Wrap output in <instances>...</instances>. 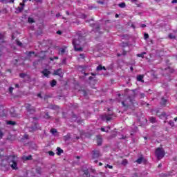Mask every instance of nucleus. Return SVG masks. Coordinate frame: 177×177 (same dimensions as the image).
Here are the masks:
<instances>
[{"label": "nucleus", "instance_id": "nucleus-52", "mask_svg": "<svg viewBox=\"0 0 177 177\" xmlns=\"http://www.w3.org/2000/svg\"><path fill=\"white\" fill-rule=\"evenodd\" d=\"M57 34H58L59 35H62V31L60 30L57 31Z\"/></svg>", "mask_w": 177, "mask_h": 177}, {"label": "nucleus", "instance_id": "nucleus-32", "mask_svg": "<svg viewBox=\"0 0 177 177\" xmlns=\"http://www.w3.org/2000/svg\"><path fill=\"white\" fill-rule=\"evenodd\" d=\"M19 77H20V78H26V77H27V74H26V73H20L19 74Z\"/></svg>", "mask_w": 177, "mask_h": 177}, {"label": "nucleus", "instance_id": "nucleus-19", "mask_svg": "<svg viewBox=\"0 0 177 177\" xmlns=\"http://www.w3.org/2000/svg\"><path fill=\"white\" fill-rule=\"evenodd\" d=\"M102 143H103V140L102 139V138H97V146H102Z\"/></svg>", "mask_w": 177, "mask_h": 177}, {"label": "nucleus", "instance_id": "nucleus-61", "mask_svg": "<svg viewBox=\"0 0 177 177\" xmlns=\"http://www.w3.org/2000/svg\"><path fill=\"white\" fill-rule=\"evenodd\" d=\"M141 27H142V28H145V27H146V24H142Z\"/></svg>", "mask_w": 177, "mask_h": 177}, {"label": "nucleus", "instance_id": "nucleus-15", "mask_svg": "<svg viewBox=\"0 0 177 177\" xmlns=\"http://www.w3.org/2000/svg\"><path fill=\"white\" fill-rule=\"evenodd\" d=\"M102 70H104V71H106V67L103 66L102 65H98V66H97L96 68V71H102Z\"/></svg>", "mask_w": 177, "mask_h": 177}, {"label": "nucleus", "instance_id": "nucleus-11", "mask_svg": "<svg viewBox=\"0 0 177 177\" xmlns=\"http://www.w3.org/2000/svg\"><path fill=\"white\" fill-rule=\"evenodd\" d=\"M101 119L102 121H111L112 118L108 115H102Z\"/></svg>", "mask_w": 177, "mask_h": 177}, {"label": "nucleus", "instance_id": "nucleus-53", "mask_svg": "<svg viewBox=\"0 0 177 177\" xmlns=\"http://www.w3.org/2000/svg\"><path fill=\"white\" fill-rule=\"evenodd\" d=\"M48 97H49L48 95H45L44 97V100H46V99H48Z\"/></svg>", "mask_w": 177, "mask_h": 177}, {"label": "nucleus", "instance_id": "nucleus-48", "mask_svg": "<svg viewBox=\"0 0 177 177\" xmlns=\"http://www.w3.org/2000/svg\"><path fill=\"white\" fill-rule=\"evenodd\" d=\"M97 3H100V5H104V2L103 1H97Z\"/></svg>", "mask_w": 177, "mask_h": 177}, {"label": "nucleus", "instance_id": "nucleus-10", "mask_svg": "<svg viewBox=\"0 0 177 177\" xmlns=\"http://www.w3.org/2000/svg\"><path fill=\"white\" fill-rule=\"evenodd\" d=\"M168 103V100L165 99V97H162L160 101V106L162 107H165L167 104Z\"/></svg>", "mask_w": 177, "mask_h": 177}, {"label": "nucleus", "instance_id": "nucleus-50", "mask_svg": "<svg viewBox=\"0 0 177 177\" xmlns=\"http://www.w3.org/2000/svg\"><path fill=\"white\" fill-rule=\"evenodd\" d=\"M3 136V133H2V131H0V139H2Z\"/></svg>", "mask_w": 177, "mask_h": 177}, {"label": "nucleus", "instance_id": "nucleus-12", "mask_svg": "<svg viewBox=\"0 0 177 177\" xmlns=\"http://www.w3.org/2000/svg\"><path fill=\"white\" fill-rule=\"evenodd\" d=\"M122 104L123 107H124L125 110H128V109H131V105L127 102V100L122 102Z\"/></svg>", "mask_w": 177, "mask_h": 177}, {"label": "nucleus", "instance_id": "nucleus-31", "mask_svg": "<svg viewBox=\"0 0 177 177\" xmlns=\"http://www.w3.org/2000/svg\"><path fill=\"white\" fill-rule=\"evenodd\" d=\"M145 55H146V52H143L141 54H138L137 56H138V57H142L143 58Z\"/></svg>", "mask_w": 177, "mask_h": 177}, {"label": "nucleus", "instance_id": "nucleus-8", "mask_svg": "<svg viewBox=\"0 0 177 177\" xmlns=\"http://www.w3.org/2000/svg\"><path fill=\"white\" fill-rule=\"evenodd\" d=\"M41 73L43 74V75L46 78H49V75H50V71L44 68L43 71H41Z\"/></svg>", "mask_w": 177, "mask_h": 177}, {"label": "nucleus", "instance_id": "nucleus-5", "mask_svg": "<svg viewBox=\"0 0 177 177\" xmlns=\"http://www.w3.org/2000/svg\"><path fill=\"white\" fill-rule=\"evenodd\" d=\"M92 158L93 160H97L100 157H102V153H100V150L99 149H94L91 152Z\"/></svg>", "mask_w": 177, "mask_h": 177}, {"label": "nucleus", "instance_id": "nucleus-47", "mask_svg": "<svg viewBox=\"0 0 177 177\" xmlns=\"http://www.w3.org/2000/svg\"><path fill=\"white\" fill-rule=\"evenodd\" d=\"M37 97H40V99H43L42 95L41 93H38Z\"/></svg>", "mask_w": 177, "mask_h": 177}, {"label": "nucleus", "instance_id": "nucleus-39", "mask_svg": "<svg viewBox=\"0 0 177 177\" xmlns=\"http://www.w3.org/2000/svg\"><path fill=\"white\" fill-rule=\"evenodd\" d=\"M46 120L50 119V116L49 115V112L46 113Z\"/></svg>", "mask_w": 177, "mask_h": 177}, {"label": "nucleus", "instance_id": "nucleus-38", "mask_svg": "<svg viewBox=\"0 0 177 177\" xmlns=\"http://www.w3.org/2000/svg\"><path fill=\"white\" fill-rule=\"evenodd\" d=\"M13 89H15L13 87H10L8 91H9V93L12 95L13 93Z\"/></svg>", "mask_w": 177, "mask_h": 177}, {"label": "nucleus", "instance_id": "nucleus-54", "mask_svg": "<svg viewBox=\"0 0 177 177\" xmlns=\"http://www.w3.org/2000/svg\"><path fill=\"white\" fill-rule=\"evenodd\" d=\"M101 131L102 132H106V129H104V128L103 127L101 128Z\"/></svg>", "mask_w": 177, "mask_h": 177}, {"label": "nucleus", "instance_id": "nucleus-60", "mask_svg": "<svg viewBox=\"0 0 177 177\" xmlns=\"http://www.w3.org/2000/svg\"><path fill=\"white\" fill-rule=\"evenodd\" d=\"M88 80H89V81H91V80H93V77L90 76V77H88Z\"/></svg>", "mask_w": 177, "mask_h": 177}, {"label": "nucleus", "instance_id": "nucleus-3", "mask_svg": "<svg viewBox=\"0 0 177 177\" xmlns=\"http://www.w3.org/2000/svg\"><path fill=\"white\" fill-rule=\"evenodd\" d=\"M72 44L73 45L75 52H82V47L80 46L81 44V41H80V39H73L72 41Z\"/></svg>", "mask_w": 177, "mask_h": 177}, {"label": "nucleus", "instance_id": "nucleus-9", "mask_svg": "<svg viewBox=\"0 0 177 177\" xmlns=\"http://www.w3.org/2000/svg\"><path fill=\"white\" fill-rule=\"evenodd\" d=\"M38 127H39V124H38L37 123H35V126H32L29 128V132H35V131L38 129Z\"/></svg>", "mask_w": 177, "mask_h": 177}, {"label": "nucleus", "instance_id": "nucleus-14", "mask_svg": "<svg viewBox=\"0 0 177 177\" xmlns=\"http://www.w3.org/2000/svg\"><path fill=\"white\" fill-rule=\"evenodd\" d=\"M145 76L143 75H138L137 76V81H139L140 82H145V80H143V78Z\"/></svg>", "mask_w": 177, "mask_h": 177}, {"label": "nucleus", "instance_id": "nucleus-59", "mask_svg": "<svg viewBox=\"0 0 177 177\" xmlns=\"http://www.w3.org/2000/svg\"><path fill=\"white\" fill-rule=\"evenodd\" d=\"M66 15H67V16H70V12L68 11H66Z\"/></svg>", "mask_w": 177, "mask_h": 177}, {"label": "nucleus", "instance_id": "nucleus-49", "mask_svg": "<svg viewBox=\"0 0 177 177\" xmlns=\"http://www.w3.org/2000/svg\"><path fill=\"white\" fill-rule=\"evenodd\" d=\"M24 139H28V134H25L24 136Z\"/></svg>", "mask_w": 177, "mask_h": 177}, {"label": "nucleus", "instance_id": "nucleus-22", "mask_svg": "<svg viewBox=\"0 0 177 177\" xmlns=\"http://www.w3.org/2000/svg\"><path fill=\"white\" fill-rule=\"evenodd\" d=\"M168 38H169V39H176V36L172 33H169L168 35Z\"/></svg>", "mask_w": 177, "mask_h": 177}, {"label": "nucleus", "instance_id": "nucleus-33", "mask_svg": "<svg viewBox=\"0 0 177 177\" xmlns=\"http://www.w3.org/2000/svg\"><path fill=\"white\" fill-rule=\"evenodd\" d=\"M32 156L29 155L28 156H26V157L25 158V160H26V161H28V160H32Z\"/></svg>", "mask_w": 177, "mask_h": 177}, {"label": "nucleus", "instance_id": "nucleus-18", "mask_svg": "<svg viewBox=\"0 0 177 177\" xmlns=\"http://www.w3.org/2000/svg\"><path fill=\"white\" fill-rule=\"evenodd\" d=\"M62 153H64L63 149H62L60 147H57V155L62 156Z\"/></svg>", "mask_w": 177, "mask_h": 177}, {"label": "nucleus", "instance_id": "nucleus-56", "mask_svg": "<svg viewBox=\"0 0 177 177\" xmlns=\"http://www.w3.org/2000/svg\"><path fill=\"white\" fill-rule=\"evenodd\" d=\"M161 115H162V117H165V115H166L165 112L162 113Z\"/></svg>", "mask_w": 177, "mask_h": 177}, {"label": "nucleus", "instance_id": "nucleus-34", "mask_svg": "<svg viewBox=\"0 0 177 177\" xmlns=\"http://www.w3.org/2000/svg\"><path fill=\"white\" fill-rule=\"evenodd\" d=\"M50 132L53 133V135H55V133H57V130H56V129H51Z\"/></svg>", "mask_w": 177, "mask_h": 177}, {"label": "nucleus", "instance_id": "nucleus-46", "mask_svg": "<svg viewBox=\"0 0 177 177\" xmlns=\"http://www.w3.org/2000/svg\"><path fill=\"white\" fill-rule=\"evenodd\" d=\"M145 96H146V95H145V93H140V98L143 99L145 97Z\"/></svg>", "mask_w": 177, "mask_h": 177}, {"label": "nucleus", "instance_id": "nucleus-58", "mask_svg": "<svg viewBox=\"0 0 177 177\" xmlns=\"http://www.w3.org/2000/svg\"><path fill=\"white\" fill-rule=\"evenodd\" d=\"M171 3H177V0H173V1H171Z\"/></svg>", "mask_w": 177, "mask_h": 177}, {"label": "nucleus", "instance_id": "nucleus-27", "mask_svg": "<svg viewBox=\"0 0 177 177\" xmlns=\"http://www.w3.org/2000/svg\"><path fill=\"white\" fill-rule=\"evenodd\" d=\"M142 161H143V157H140L136 162H137V164H142Z\"/></svg>", "mask_w": 177, "mask_h": 177}, {"label": "nucleus", "instance_id": "nucleus-62", "mask_svg": "<svg viewBox=\"0 0 177 177\" xmlns=\"http://www.w3.org/2000/svg\"><path fill=\"white\" fill-rule=\"evenodd\" d=\"M15 88H20V86L17 84H15Z\"/></svg>", "mask_w": 177, "mask_h": 177}, {"label": "nucleus", "instance_id": "nucleus-30", "mask_svg": "<svg viewBox=\"0 0 177 177\" xmlns=\"http://www.w3.org/2000/svg\"><path fill=\"white\" fill-rule=\"evenodd\" d=\"M168 124L170 125V127H175V122H174L172 120L169 121Z\"/></svg>", "mask_w": 177, "mask_h": 177}, {"label": "nucleus", "instance_id": "nucleus-40", "mask_svg": "<svg viewBox=\"0 0 177 177\" xmlns=\"http://www.w3.org/2000/svg\"><path fill=\"white\" fill-rule=\"evenodd\" d=\"M144 39H149V34L147 33L144 34Z\"/></svg>", "mask_w": 177, "mask_h": 177}, {"label": "nucleus", "instance_id": "nucleus-64", "mask_svg": "<svg viewBox=\"0 0 177 177\" xmlns=\"http://www.w3.org/2000/svg\"><path fill=\"white\" fill-rule=\"evenodd\" d=\"M91 75H93V77H95V75H96V73H91Z\"/></svg>", "mask_w": 177, "mask_h": 177}, {"label": "nucleus", "instance_id": "nucleus-20", "mask_svg": "<svg viewBox=\"0 0 177 177\" xmlns=\"http://www.w3.org/2000/svg\"><path fill=\"white\" fill-rule=\"evenodd\" d=\"M50 84L51 88H55V86H56V84H57V82L56 81V80H53Z\"/></svg>", "mask_w": 177, "mask_h": 177}, {"label": "nucleus", "instance_id": "nucleus-7", "mask_svg": "<svg viewBox=\"0 0 177 177\" xmlns=\"http://www.w3.org/2000/svg\"><path fill=\"white\" fill-rule=\"evenodd\" d=\"M11 117L14 118H21V115L19 113H17L15 109H12L10 113Z\"/></svg>", "mask_w": 177, "mask_h": 177}, {"label": "nucleus", "instance_id": "nucleus-41", "mask_svg": "<svg viewBox=\"0 0 177 177\" xmlns=\"http://www.w3.org/2000/svg\"><path fill=\"white\" fill-rule=\"evenodd\" d=\"M17 45H18V46H22L23 44L20 41L17 40Z\"/></svg>", "mask_w": 177, "mask_h": 177}, {"label": "nucleus", "instance_id": "nucleus-13", "mask_svg": "<svg viewBox=\"0 0 177 177\" xmlns=\"http://www.w3.org/2000/svg\"><path fill=\"white\" fill-rule=\"evenodd\" d=\"M12 164L11 165V168H12L13 169H18L17 168V162H15V160H12Z\"/></svg>", "mask_w": 177, "mask_h": 177}, {"label": "nucleus", "instance_id": "nucleus-43", "mask_svg": "<svg viewBox=\"0 0 177 177\" xmlns=\"http://www.w3.org/2000/svg\"><path fill=\"white\" fill-rule=\"evenodd\" d=\"M23 9H24V6L18 7V10L19 12H23Z\"/></svg>", "mask_w": 177, "mask_h": 177}, {"label": "nucleus", "instance_id": "nucleus-29", "mask_svg": "<svg viewBox=\"0 0 177 177\" xmlns=\"http://www.w3.org/2000/svg\"><path fill=\"white\" fill-rule=\"evenodd\" d=\"M122 165H127V164H128V160L127 159H124L122 162H121Z\"/></svg>", "mask_w": 177, "mask_h": 177}, {"label": "nucleus", "instance_id": "nucleus-2", "mask_svg": "<svg viewBox=\"0 0 177 177\" xmlns=\"http://www.w3.org/2000/svg\"><path fill=\"white\" fill-rule=\"evenodd\" d=\"M155 156L157 160H161L165 157V151L162 147H158L155 150Z\"/></svg>", "mask_w": 177, "mask_h": 177}, {"label": "nucleus", "instance_id": "nucleus-17", "mask_svg": "<svg viewBox=\"0 0 177 177\" xmlns=\"http://www.w3.org/2000/svg\"><path fill=\"white\" fill-rule=\"evenodd\" d=\"M70 139H71V135H70V133H68L64 136V140L65 142H67V140H70Z\"/></svg>", "mask_w": 177, "mask_h": 177}, {"label": "nucleus", "instance_id": "nucleus-45", "mask_svg": "<svg viewBox=\"0 0 177 177\" xmlns=\"http://www.w3.org/2000/svg\"><path fill=\"white\" fill-rule=\"evenodd\" d=\"M3 38H5V37L3 36V34L0 33V40L3 39Z\"/></svg>", "mask_w": 177, "mask_h": 177}, {"label": "nucleus", "instance_id": "nucleus-37", "mask_svg": "<svg viewBox=\"0 0 177 177\" xmlns=\"http://www.w3.org/2000/svg\"><path fill=\"white\" fill-rule=\"evenodd\" d=\"M48 154L51 157H53V156H55V152H53V151H48Z\"/></svg>", "mask_w": 177, "mask_h": 177}, {"label": "nucleus", "instance_id": "nucleus-28", "mask_svg": "<svg viewBox=\"0 0 177 177\" xmlns=\"http://www.w3.org/2000/svg\"><path fill=\"white\" fill-rule=\"evenodd\" d=\"M84 175H85V176H86V177L91 176V174H89V171L88 170L84 171Z\"/></svg>", "mask_w": 177, "mask_h": 177}, {"label": "nucleus", "instance_id": "nucleus-25", "mask_svg": "<svg viewBox=\"0 0 177 177\" xmlns=\"http://www.w3.org/2000/svg\"><path fill=\"white\" fill-rule=\"evenodd\" d=\"M7 124H8V125L15 126V125H16L17 123L15 121L10 120V121L7 122Z\"/></svg>", "mask_w": 177, "mask_h": 177}, {"label": "nucleus", "instance_id": "nucleus-26", "mask_svg": "<svg viewBox=\"0 0 177 177\" xmlns=\"http://www.w3.org/2000/svg\"><path fill=\"white\" fill-rule=\"evenodd\" d=\"M28 21L30 24H32V23H35V20H34V18H31V17L28 18Z\"/></svg>", "mask_w": 177, "mask_h": 177}, {"label": "nucleus", "instance_id": "nucleus-4", "mask_svg": "<svg viewBox=\"0 0 177 177\" xmlns=\"http://www.w3.org/2000/svg\"><path fill=\"white\" fill-rule=\"evenodd\" d=\"M25 109L26 111L30 114H35V112L37 111V109L35 108V106L28 103L25 104Z\"/></svg>", "mask_w": 177, "mask_h": 177}, {"label": "nucleus", "instance_id": "nucleus-23", "mask_svg": "<svg viewBox=\"0 0 177 177\" xmlns=\"http://www.w3.org/2000/svg\"><path fill=\"white\" fill-rule=\"evenodd\" d=\"M157 119L154 117H150L149 118V122H151V124H154L155 122H156Z\"/></svg>", "mask_w": 177, "mask_h": 177}, {"label": "nucleus", "instance_id": "nucleus-16", "mask_svg": "<svg viewBox=\"0 0 177 177\" xmlns=\"http://www.w3.org/2000/svg\"><path fill=\"white\" fill-rule=\"evenodd\" d=\"M41 53H43V55L38 56V57L40 59V60H45L46 59V55L45 54V51H41Z\"/></svg>", "mask_w": 177, "mask_h": 177}, {"label": "nucleus", "instance_id": "nucleus-6", "mask_svg": "<svg viewBox=\"0 0 177 177\" xmlns=\"http://www.w3.org/2000/svg\"><path fill=\"white\" fill-rule=\"evenodd\" d=\"M64 73H63L62 68H58L55 71H54V73L53 75H58V77H60V78H63V75Z\"/></svg>", "mask_w": 177, "mask_h": 177}, {"label": "nucleus", "instance_id": "nucleus-51", "mask_svg": "<svg viewBox=\"0 0 177 177\" xmlns=\"http://www.w3.org/2000/svg\"><path fill=\"white\" fill-rule=\"evenodd\" d=\"M91 21H93V19L86 21V23H90Z\"/></svg>", "mask_w": 177, "mask_h": 177}, {"label": "nucleus", "instance_id": "nucleus-44", "mask_svg": "<svg viewBox=\"0 0 177 177\" xmlns=\"http://www.w3.org/2000/svg\"><path fill=\"white\" fill-rule=\"evenodd\" d=\"M35 53L34 51H29L28 56H31V55H34Z\"/></svg>", "mask_w": 177, "mask_h": 177}, {"label": "nucleus", "instance_id": "nucleus-24", "mask_svg": "<svg viewBox=\"0 0 177 177\" xmlns=\"http://www.w3.org/2000/svg\"><path fill=\"white\" fill-rule=\"evenodd\" d=\"M118 6H119V8L124 9V8H125L127 6V4H125V3H124V2H122L118 4Z\"/></svg>", "mask_w": 177, "mask_h": 177}, {"label": "nucleus", "instance_id": "nucleus-21", "mask_svg": "<svg viewBox=\"0 0 177 177\" xmlns=\"http://www.w3.org/2000/svg\"><path fill=\"white\" fill-rule=\"evenodd\" d=\"M64 53H66V48H60L58 54L60 55L61 56H63Z\"/></svg>", "mask_w": 177, "mask_h": 177}, {"label": "nucleus", "instance_id": "nucleus-1", "mask_svg": "<svg viewBox=\"0 0 177 177\" xmlns=\"http://www.w3.org/2000/svg\"><path fill=\"white\" fill-rule=\"evenodd\" d=\"M131 92H133V93L131 95L128 96L127 100H129L131 103V106H132L133 107H134V109H136L138 106V102H136V100H135L136 93L135 90H131Z\"/></svg>", "mask_w": 177, "mask_h": 177}, {"label": "nucleus", "instance_id": "nucleus-36", "mask_svg": "<svg viewBox=\"0 0 177 177\" xmlns=\"http://www.w3.org/2000/svg\"><path fill=\"white\" fill-rule=\"evenodd\" d=\"M66 62H67V59L64 58V59H62V63H61L62 66H63V65H64V64H66Z\"/></svg>", "mask_w": 177, "mask_h": 177}, {"label": "nucleus", "instance_id": "nucleus-35", "mask_svg": "<svg viewBox=\"0 0 177 177\" xmlns=\"http://www.w3.org/2000/svg\"><path fill=\"white\" fill-rule=\"evenodd\" d=\"M41 167H38V168L36 169V172H37V174H38L39 175H41Z\"/></svg>", "mask_w": 177, "mask_h": 177}, {"label": "nucleus", "instance_id": "nucleus-57", "mask_svg": "<svg viewBox=\"0 0 177 177\" xmlns=\"http://www.w3.org/2000/svg\"><path fill=\"white\" fill-rule=\"evenodd\" d=\"M49 59L50 60V62H53V60H55L54 57H50Z\"/></svg>", "mask_w": 177, "mask_h": 177}, {"label": "nucleus", "instance_id": "nucleus-42", "mask_svg": "<svg viewBox=\"0 0 177 177\" xmlns=\"http://www.w3.org/2000/svg\"><path fill=\"white\" fill-rule=\"evenodd\" d=\"M105 168H109V169H113V166L110 165H106L105 166Z\"/></svg>", "mask_w": 177, "mask_h": 177}, {"label": "nucleus", "instance_id": "nucleus-55", "mask_svg": "<svg viewBox=\"0 0 177 177\" xmlns=\"http://www.w3.org/2000/svg\"><path fill=\"white\" fill-rule=\"evenodd\" d=\"M1 161L2 162H3V161H8V158H6L5 159H2Z\"/></svg>", "mask_w": 177, "mask_h": 177}, {"label": "nucleus", "instance_id": "nucleus-63", "mask_svg": "<svg viewBox=\"0 0 177 177\" xmlns=\"http://www.w3.org/2000/svg\"><path fill=\"white\" fill-rule=\"evenodd\" d=\"M96 30H97V31H99V30H100V26H97Z\"/></svg>", "mask_w": 177, "mask_h": 177}]
</instances>
